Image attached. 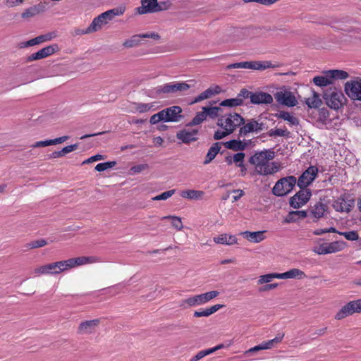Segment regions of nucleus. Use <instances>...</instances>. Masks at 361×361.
<instances>
[{
	"label": "nucleus",
	"instance_id": "obj_59",
	"mask_svg": "<svg viewBox=\"0 0 361 361\" xmlns=\"http://www.w3.org/2000/svg\"><path fill=\"white\" fill-rule=\"evenodd\" d=\"M287 130L280 128L272 129L270 131V135L273 136H285L287 135Z\"/></svg>",
	"mask_w": 361,
	"mask_h": 361
},
{
	"label": "nucleus",
	"instance_id": "obj_22",
	"mask_svg": "<svg viewBox=\"0 0 361 361\" xmlns=\"http://www.w3.org/2000/svg\"><path fill=\"white\" fill-rule=\"evenodd\" d=\"M280 279H303L307 277L305 273L297 268H293L288 271L279 273Z\"/></svg>",
	"mask_w": 361,
	"mask_h": 361
},
{
	"label": "nucleus",
	"instance_id": "obj_45",
	"mask_svg": "<svg viewBox=\"0 0 361 361\" xmlns=\"http://www.w3.org/2000/svg\"><path fill=\"white\" fill-rule=\"evenodd\" d=\"M219 295V292L217 290H212L204 293L200 294L201 299L203 305L207 303L210 300L216 298Z\"/></svg>",
	"mask_w": 361,
	"mask_h": 361
},
{
	"label": "nucleus",
	"instance_id": "obj_36",
	"mask_svg": "<svg viewBox=\"0 0 361 361\" xmlns=\"http://www.w3.org/2000/svg\"><path fill=\"white\" fill-rule=\"evenodd\" d=\"M202 110L204 111L207 117L212 119L217 118L222 113V109L220 106H204L202 108Z\"/></svg>",
	"mask_w": 361,
	"mask_h": 361
},
{
	"label": "nucleus",
	"instance_id": "obj_1",
	"mask_svg": "<svg viewBox=\"0 0 361 361\" xmlns=\"http://www.w3.org/2000/svg\"><path fill=\"white\" fill-rule=\"evenodd\" d=\"M274 158V152L271 150H263L256 152L250 158V163L255 166L256 173L261 176L272 175L281 169L278 162H271Z\"/></svg>",
	"mask_w": 361,
	"mask_h": 361
},
{
	"label": "nucleus",
	"instance_id": "obj_34",
	"mask_svg": "<svg viewBox=\"0 0 361 361\" xmlns=\"http://www.w3.org/2000/svg\"><path fill=\"white\" fill-rule=\"evenodd\" d=\"M312 95L306 99L305 103L310 108H317L322 104L319 94L315 91H312Z\"/></svg>",
	"mask_w": 361,
	"mask_h": 361
},
{
	"label": "nucleus",
	"instance_id": "obj_13",
	"mask_svg": "<svg viewBox=\"0 0 361 361\" xmlns=\"http://www.w3.org/2000/svg\"><path fill=\"white\" fill-rule=\"evenodd\" d=\"M164 122H178L183 118L182 109L179 106H172L161 110Z\"/></svg>",
	"mask_w": 361,
	"mask_h": 361
},
{
	"label": "nucleus",
	"instance_id": "obj_46",
	"mask_svg": "<svg viewBox=\"0 0 361 361\" xmlns=\"http://www.w3.org/2000/svg\"><path fill=\"white\" fill-rule=\"evenodd\" d=\"M219 295V292L217 290H212L204 293L200 294L201 299L203 305L207 303L210 300L216 298Z\"/></svg>",
	"mask_w": 361,
	"mask_h": 361
},
{
	"label": "nucleus",
	"instance_id": "obj_32",
	"mask_svg": "<svg viewBox=\"0 0 361 361\" xmlns=\"http://www.w3.org/2000/svg\"><path fill=\"white\" fill-rule=\"evenodd\" d=\"M326 210V206L322 202H318L312 207L310 213L314 218L319 219L324 216Z\"/></svg>",
	"mask_w": 361,
	"mask_h": 361
},
{
	"label": "nucleus",
	"instance_id": "obj_9",
	"mask_svg": "<svg viewBox=\"0 0 361 361\" xmlns=\"http://www.w3.org/2000/svg\"><path fill=\"white\" fill-rule=\"evenodd\" d=\"M356 313H361V299L351 300L343 305L335 314V319L341 320Z\"/></svg>",
	"mask_w": 361,
	"mask_h": 361
},
{
	"label": "nucleus",
	"instance_id": "obj_33",
	"mask_svg": "<svg viewBox=\"0 0 361 361\" xmlns=\"http://www.w3.org/2000/svg\"><path fill=\"white\" fill-rule=\"evenodd\" d=\"M246 143L237 140H232L224 143L226 148L233 149L234 151L244 150L246 147Z\"/></svg>",
	"mask_w": 361,
	"mask_h": 361
},
{
	"label": "nucleus",
	"instance_id": "obj_25",
	"mask_svg": "<svg viewBox=\"0 0 361 361\" xmlns=\"http://www.w3.org/2000/svg\"><path fill=\"white\" fill-rule=\"evenodd\" d=\"M200 294L190 296L180 302L179 306L185 309L191 307L202 305Z\"/></svg>",
	"mask_w": 361,
	"mask_h": 361
},
{
	"label": "nucleus",
	"instance_id": "obj_54",
	"mask_svg": "<svg viewBox=\"0 0 361 361\" xmlns=\"http://www.w3.org/2000/svg\"><path fill=\"white\" fill-rule=\"evenodd\" d=\"M160 121H164V116L161 111L152 115L150 118L149 122L151 124H157Z\"/></svg>",
	"mask_w": 361,
	"mask_h": 361
},
{
	"label": "nucleus",
	"instance_id": "obj_19",
	"mask_svg": "<svg viewBox=\"0 0 361 361\" xmlns=\"http://www.w3.org/2000/svg\"><path fill=\"white\" fill-rule=\"evenodd\" d=\"M250 98L251 102L255 104H269L273 102L272 96L269 93L263 92L252 93L250 94Z\"/></svg>",
	"mask_w": 361,
	"mask_h": 361
},
{
	"label": "nucleus",
	"instance_id": "obj_61",
	"mask_svg": "<svg viewBox=\"0 0 361 361\" xmlns=\"http://www.w3.org/2000/svg\"><path fill=\"white\" fill-rule=\"evenodd\" d=\"M78 148V144H74V145H68V146H66L64 147L61 150H62V154H63V156L68 153H70L73 151H75Z\"/></svg>",
	"mask_w": 361,
	"mask_h": 361
},
{
	"label": "nucleus",
	"instance_id": "obj_26",
	"mask_svg": "<svg viewBox=\"0 0 361 361\" xmlns=\"http://www.w3.org/2000/svg\"><path fill=\"white\" fill-rule=\"evenodd\" d=\"M142 6L137 8L140 14L156 12L157 0H141Z\"/></svg>",
	"mask_w": 361,
	"mask_h": 361
},
{
	"label": "nucleus",
	"instance_id": "obj_48",
	"mask_svg": "<svg viewBox=\"0 0 361 361\" xmlns=\"http://www.w3.org/2000/svg\"><path fill=\"white\" fill-rule=\"evenodd\" d=\"M116 164V161H107L99 163L95 166V170L97 171H104L114 167Z\"/></svg>",
	"mask_w": 361,
	"mask_h": 361
},
{
	"label": "nucleus",
	"instance_id": "obj_58",
	"mask_svg": "<svg viewBox=\"0 0 361 361\" xmlns=\"http://www.w3.org/2000/svg\"><path fill=\"white\" fill-rule=\"evenodd\" d=\"M104 159V157L101 154H96L94 156L90 157L87 159L85 160L82 162V164H90L94 161H100Z\"/></svg>",
	"mask_w": 361,
	"mask_h": 361
},
{
	"label": "nucleus",
	"instance_id": "obj_49",
	"mask_svg": "<svg viewBox=\"0 0 361 361\" xmlns=\"http://www.w3.org/2000/svg\"><path fill=\"white\" fill-rule=\"evenodd\" d=\"M154 105L151 104L138 103L136 104L135 110L139 113H145L149 111Z\"/></svg>",
	"mask_w": 361,
	"mask_h": 361
},
{
	"label": "nucleus",
	"instance_id": "obj_50",
	"mask_svg": "<svg viewBox=\"0 0 361 361\" xmlns=\"http://www.w3.org/2000/svg\"><path fill=\"white\" fill-rule=\"evenodd\" d=\"M328 250V243L319 244L313 248V252L317 255H326Z\"/></svg>",
	"mask_w": 361,
	"mask_h": 361
},
{
	"label": "nucleus",
	"instance_id": "obj_44",
	"mask_svg": "<svg viewBox=\"0 0 361 361\" xmlns=\"http://www.w3.org/2000/svg\"><path fill=\"white\" fill-rule=\"evenodd\" d=\"M140 36L139 35H135L125 40L123 43V46L126 48H132L140 45Z\"/></svg>",
	"mask_w": 361,
	"mask_h": 361
},
{
	"label": "nucleus",
	"instance_id": "obj_27",
	"mask_svg": "<svg viewBox=\"0 0 361 361\" xmlns=\"http://www.w3.org/2000/svg\"><path fill=\"white\" fill-rule=\"evenodd\" d=\"M262 123H258L256 121H250L240 128V132L243 135L251 132H258L262 130Z\"/></svg>",
	"mask_w": 361,
	"mask_h": 361
},
{
	"label": "nucleus",
	"instance_id": "obj_15",
	"mask_svg": "<svg viewBox=\"0 0 361 361\" xmlns=\"http://www.w3.org/2000/svg\"><path fill=\"white\" fill-rule=\"evenodd\" d=\"M59 50V47L56 44H53L49 46H47L41 49H39L38 51L33 53L31 54L29 58L28 61H36L42 59L44 58H47L53 54L57 52Z\"/></svg>",
	"mask_w": 361,
	"mask_h": 361
},
{
	"label": "nucleus",
	"instance_id": "obj_2",
	"mask_svg": "<svg viewBox=\"0 0 361 361\" xmlns=\"http://www.w3.org/2000/svg\"><path fill=\"white\" fill-rule=\"evenodd\" d=\"M244 123V118L237 113H231L218 118L217 126L221 128L214 135L215 140H221L231 133Z\"/></svg>",
	"mask_w": 361,
	"mask_h": 361
},
{
	"label": "nucleus",
	"instance_id": "obj_63",
	"mask_svg": "<svg viewBox=\"0 0 361 361\" xmlns=\"http://www.w3.org/2000/svg\"><path fill=\"white\" fill-rule=\"evenodd\" d=\"M50 145H51L50 140H47L36 142L31 145V147H32V148L44 147H47V146H50Z\"/></svg>",
	"mask_w": 361,
	"mask_h": 361
},
{
	"label": "nucleus",
	"instance_id": "obj_31",
	"mask_svg": "<svg viewBox=\"0 0 361 361\" xmlns=\"http://www.w3.org/2000/svg\"><path fill=\"white\" fill-rule=\"evenodd\" d=\"M284 337L283 333H280L276 336L269 341H264L260 343L262 350H269L275 347L277 344L280 343Z\"/></svg>",
	"mask_w": 361,
	"mask_h": 361
},
{
	"label": "nucleus",
	"instance_id": "obj_4",
	"mask_svg": "<svg viewBox=\"0 0 361 361\" xmlns=\"http://www.w3.org/2000/svg\"><path fill=\"white\" fill-rule=\"evenodd\" d=\"M68 271L66 260L58 261L36 267L33 273L36 276L41 275H56Z\"/></svg>",
	"mask_w": 361,
	"mask_h": 361
},
{
	"label": "nucleus",
	"instance_id": "obj_42",
	"mask_svg": "<svg viewBox=\"0 0 361 361\" xmlns=\"http://www.w3.org/2000/svg\"><path fill=\"white\" fill-rule=\"evenodd\" d=\"M350 207V204L343 198H338L333 203V207L337 212H348Z\"/></svg>",
	"mask_w": 361,
	"mask_h": 361
},
{
	"label": "nucleus",
	"instance_id": "obj_47",
	"mask_svg": "<svg viewBox=\"0 0 361 361\" xmlns=\"http://www.w3.org/2000/svg\"><path fill=\"white\" fill-rule=\"evenodd\" d=\"M207 116L203 110L202 111L198 112L195 116L193 118L192 121L188 124V126H197L201 124L204 120H206Z\"/></svg>",
	"mask_w": 361,
	"mask_h": 361
},
{
	"label": "nucleus",
	"instance_id": "obj_39",
	"mask_svg": "<svg viewBox=\"0 0 361 361\" xmlns=\"http://www.w3.org/2000/svg\"><path fill=\"white\" fill-rule=\"evenodd\" d=\"M219 150L220 147L219 146L218 143L213 145L208 150L205 160L204 161V164H208L210 163L216 157Z\"/></svg>",
	"mask_w": 361,
	"mask_h": 361
},
{
	"label": "nucleus",
	"instance_id": "obj_43",
	"mask_svg": "<svg viewBox=\"0 0 361 361\" xmlns=\"http://www.w3.org/2000/svg\"><path fill=\"white\" fill-rule=\"evenodd\" d=\"M329 74L331 75L332 82L336 80H345L349 77V74L343 70H329Z\"/></svg>",
	"mask_w": 361,
	"mask_h": 361
},
{
	"label": "nucleus",
	"instance_id": "obj_12",
	"mask_svg": "<svg viewBox=\"0 0 361 361\" xmlns=\"http://www.w3.org/2000/svg\"><path fill=\"white\" fill-rule=\"evenodd\" d=\"M312 195L309 189L301 188L293 197L290 198V204L292 207L297 209L305 204Z\"/></svg>",
	"mask_w": 361,
	"mask_h": 361
},
{
	"label": "nucleus",
	"instance_id": "obj_38",
	"mask_svg": "<svg viewBox=\"0 0 361 361\" xmlns=\"http://www.w3.org/2000/svg\"><path fill=\"white\" fill-rule=\"evenodd\" d=\"M346 247L344 241H334L328 243L327 254L334 253L343 250Z\"/></svg>",
	"mask_w": 361,
	"mask_h": 361
},
{
	"label": "nucleus",
	"instance_id": "obj_14",
	"mask_svg": "<svg viewBox=\"0 0 361 361\" xmlns=\"http://www.w3.org/2000/svg\"><path fill=\"white\" fill-rule=\"evenodd\" d=\"M102 260L99 257L97 256H89V257H78L75 258H71L66 259L68 270L75 267L87 264L101 262Z\"/></svg>",
	"mask_w": 361,
	"mask_h": 361
},
{
	"label": "nucleus",
	"instance_id": "obj_6",
	"mask_svg": "<svg viewBox=\"0 0 361 361\" xmlns=\"http://www.w3.org/2000/svg\"><path fill=\"white\" fill-rule=\"evenodd\" d=\"M296 182V178L293 176L281 178L276 183L272 189V192L276 196H284L293 189Z\"/></svg>",
	"mask_w": 361,
	"mask_h": 361
},
{
	"label": "nucleus",
	"instance_id": "obj_57",
	"mask_svg": "<svg viewBox=\"0 0 361 361\" xmlns=\"http://www.w3.org/2000/svg\"><path fill=\"white\" fill-rule=\"evenodd\" d=\"M47 244L44 239L33 241L29 244L30 248H38L45 246Z\"/></svg>",
	"mask_w": 361,
	"mask_h": 361
},
{
	"label": "nucleus",
	"instance_id": "obj_37",
	"mask_svg": "<svg viewBox=\"0 0 361 361\" xmlns=\"http://www.w3.org/2000/svg\"><path fill=\"white\" fill-rule=\"evenodd\" d=\"M346 247L344 241H334L328 243L327 254L334 253L343 250Z\"/></svg>",
	"mask_w": 361,
	"mask_h": 361
},
{
	"label": "nucleus",
	"instance_id": "obj_41",
	"mask_svg": "<svg viewBox=\"0 0 361 361\" xmlns=\"http://www.w3.org/2000/svg\"><path fill=\"white\" fill-rule=\"evenodd\" d=\"M243 104V101L240 97H235L231 99H226L223 100L220 103V106L233 108L241 106Z\"/></svg>",
	"mask_w": 361,
	"mask_h": 361
},
{
	"label": "nucleus",
	"instance_id": "obj_35",
	"mask_svg": "<svg viewBox=\"0 0 361 361\" xmlns=\"http://www.w3.org/2000/svg\"><path fill=\"white\" fill-rule=\"evenodd\" d=\"M170 220L171 226L176 231H181L183 228L181 218L177 216H165L161 218V220Z\"/></svg>",
	"mask_w": 361,
	"mask_h": 361
},
{
	"label": "nucleus",
	"instance_id": "obj_16",
	"mask_svg": "<svg viewBox=\"0 0 361 361\" xmlns=\"http://www.w3.org/2000/svg\"><path fill=\"white\" fill-rule=\"evenodd\" d=\"M243 68L256 71H264L268 68H274L277 66L271 63L269 61H243Z\"/></svg>",
	"mask_w": 361,
	"mask_h": 361
},
{
	"label": "nucleus",
	"instance_id": "obj_11",
	"mask_svg": "<svg viewBox=\"0 0 361 361\" xmlns=\"http://www.w3.org/2000/svg\"><path fill=\"white\" fill-rule=\"evenodd\" d=\"M318 173V169L316 166H311L308 167L299 177L297 182L300 188H307L316 178Z\"/></svg>",
	"mask_w": 361,
	"mask_h": 361
},
{
	"label": "nucleus",
	"instance_id": "obj_62",
	"mask_svg": "<svg viewBox=\"0 0 361 361\" xmlns=\"http://www.w3.org/2000/svg\"><path fill=\"white\" fill-rule=\"evenodd\" d=\"M41 35L42 37L44 42L51 41L57 37V34L56 32H48L45 35Z\"/></svg>",
	"mask_w": 361,
	"mask_h": 361
},
{
	"label": "nucleus",
	"instance_id": "obj_53",
	"mask_svg": "<svg viewBox=\"0 0 361 361\" xmlns=\"http://www.w3.org/2000/svg\"><path fill=\"white\" fill-rule=\"evenodd\" d=\"M339 235H343L348 240H356L358 239L359 236L357 232L355 231H348V232H339Z\"/></svg>",
	"mask_w": 361,
	"mask_h": 361
},
{
	"label": "nucleus",
	"instance_id": "obj_64",
	"mask_svg": "<svg viewBox=\"0 0 361 361\" xmlns=\"http://www.w3.org/2000/svg\"><path fill=\"white\" fill-rule=\"evenodd\" d=\"M69 138L68 136H62L60 137H57L55 139L49 140L51 145H55L57 144H61L66 141Z\"/></svg>",
	"mask_w": 361,
	"mask_h": 361
},
{
	"label": "nucleus",
	"instance_id": "obj_5",
	"mask_svg": "<svg viewBox=\"0 0 361 361\" xmlns=\"http://www.w3.org/2000/svg\"><path fill=\"white\" fill-rule=\"evenodd\" d=\"M324 99L331 109L337 110L343 105L345 97L341 90L331 87L324 92Z\"/></svg>",
	"mask_w": 361,
	"mask_h": 361
},
{
	"label": "nucleus",
	"instance_id": "obj_55",
	"mask_svg": "<svg viewBox=\"0 0 361 361\" xmlns=\"http://www.w3.org/2000/svg\"><path fill=\"white\" fill-rule=\"evenodd\" d=\"M38 13V11L35 7H32L28 9H27L24 13L22 14V17L23 18H30L33 17L36 14Z\"/></svg>",
	"mask_w": 361,
	"mask_h": 361
},
{
	"label": "nucleus",
	"instance_id": "obj_3",
	"mask_svg": "<svg viewBox=\"0 0 361 361\" xmlns=\"http://www.w3.org/2000/svg\"><path fill=\"white\" fill-rule=\"evenodd\" d=\"M126 10V6L123 5L107 10L95 17L90 26L82 33H92L102 30L103 27L113 20L115 17L123 16Z\"/></svg>",
	"mask_w": 361,
	"mask_h": 361
},
{
	"label": "nucleus",
	"instance_id": "obj_52",
	"mask_svg": "<svg viewBox=\"0 0 361 361\" xmlns=\"http://www.w3.org/2000/svg\"><path fill=\"white\" fill-rule=\"evenodd\" d=\"M171 2L169 0L164 1H157V6L156 7V12L166 11L171 8Z\"/></svg>",
	"mask_w": 361,
	"mask_h": 361
},
{
	"label": "nucleus",
	"instance_id": "obj_24",
	"mask_svg": "<svg viewBox=\"0 0 361 361\" xmlns=\"http://www.w3.org/2000/svg\"><path fill=\"white\" fill-rule=\"evenodd\" d=\"M213 240L217 244L232 245L238 243L235 235L229 233H222L214 237Z\"/></svg>",
	"mask_w": 361,
	"mask_h": 361
},
{
	"label": "nucleus",
	"instance_id": "obj_10",
	"mask_svg": "<svg viewBox=\"0 0 361 361\" xmlns=\"http://www.w3.org/2000/svg\"><path fill=\"white\" fill-rule=\"evenodd\" d=\"M344 91L350 99L361 102V78L357 77L347 81Z\"/></svg>",
	"mask_w": 361,
	"mask_h": 361
},
{
	"label": "nucleus",
	"instance_id": "obj_60",
	"mask_svg": "<svg viewBox=\"0 0 361 361\" xmlns=\"http://www.w3.org/2000/svg\"><path fill=\"white\" fill-rule=\"evenodd\" d=\"M224 307V305H221V304H216V305H214L213 306H211L209 308H207V312H208V317L213 314L214 313H215L216 312H217L219 310L223 308Z\"/></svg>",
	"mask_w": 361,
	"mask_h": 361
},
{
	"label": "nucleus",
	"instance_id": "obj_51",
	"mask_svg": "<svg viewBox=\"0 0 361 361\" xmlns=\"http://www.w3.org/2000/svg\"><path fill=\"white\" fill-rule=\"evenodd\" d=\"M175 190H170L166 192H162L161 194L157 195L152 198V200L154 201H158V200H166L168 198L171 197L174 193Z\"/></svg>",
	"mask_w": 361,
	"mask_h": 361
},
{
	"label": "nucleus",
	"instance_id": "obj_23",
	"mask_svg": "<svg viewBox=\"0 0 361 361\" xmlns=\"http://www.w3.org/2000/svg\"><path fill=\"white\" fill-rule=\"evenodd\" d=\"M245 157V153L238 152V153L234 154L233 157H226V161L229 165L234 163L236 166L240 168L241 171L243 173H245V171H246V167L244 164Z\"/></svg>",
	"mask_w": 361,
	"mask_h": 361
},
{
	"label": "nucleus",
	"instance_id": "obj_30",
	"mask_svg": "<svg viewBox=\"0 0 361 361\" xmlns=\"http://www.w3.org/2000/svg\"><path fill=\"white\" fill-rule=\"evenodd\" d=\"M275 117L287 121L291 126H298L299 120L293 114L285 111H280L275 114Z\"/></svg>",
	"mask_w": 361,
	"mask_h": 361
},
{
	"label": "nucleus",
	"instance_id": "obj_56",
	"mask_svg": "<svg viewBox=\"0 0 361 361\" xmlns=\"http://www.w3.org/2000/svg\"><path fill=\"white\" fill-rule=\"evenodd\" d=\"M147 168H148L147 164L136 165V166H134L131 167V169H130V173L131 174L139 173L141 171L147 169Z\"/></svg>",
	"mask_w": 361,
	"mask_h": 361
},
{
	"label": "nucleus",
	"instance_id": "obj_21",
	"mask_svg": "<svg viewBox=\"0 0 361 361\" xmlns=\"http://www.w3.org/2000/svg\"><path fill=\"white\" fill-rule=\"evenodd\" d=\"M197 133L198 130L196 129H183L177 133L176 137L183 142L189 143L197 140Z\"/></svg>",
	"mask_w": 361,
	"mask_h": 361
},
{
	"label": "nucleus",
	"instance_id": "obj_17",
	"mask_svg": "<svg viewBox=\"0 0 361 361\" xmlns=\"http://www.w3.org/2000/svg\"><path fill=\"white\" fill-rule=\"evenodd\" d=\"M99 324L100 319H99L82 322L78 326V332L80 334H92L95 331Z\"/></svg>",
	"mask_w": 361,
	"mask_h": 361
},
{
	"label": "nucleus",
	"instance_id": "obj_18",
	"mask_svg": "<svg viewBox=\"0 0 361 361\" xmlns=\"http://www.w3.org/2000/svg\"><path fill=\"white\" fill-rule=\"evenodd\" d=\"M265 231H245L240 233V235L247 240V241L252 243H259L266 238Z\"/></svg>",
	"mask_w": 361,
	"mask_h": 361
},
{
	"label": "nucleus",
	"instance_id": "obj_40",
	"mask_svg": "<svg viewBox=\"0 0 361 361\" xmlns=\"http://www.w3.org/2000/svg\"><path fill=\"white\" fill-rule=\"evenodd\" d=\"M274 279H280L279 273H269L267 274L261 275L258 277L257 284L262 285L269 283L271 282Z\"/></svg>",
	"mask_w": 361,
	"mask_h": 361
},
{
	"label": "nucleus",
	"instance_id": "obj_28",
	"mask_svg": "<svg viewBox=\"0 0 361 361\" xmlns=\"http://www.w3.org/2000/svg\"><path fill=\"white\" fill-rule=\"evenodd\" d=\"M313 82L319 87H326L333 83L329 71L324 72L322 75L315 76Z\"/></svg>",
	"mask_w": 361,
	"mask_h": 361
},
{
	"label": "nucleus",
	"instance_id": "obj_29",
	"mask_svg": "<svg viewBox=\"0 0 361 361\" xmlns=\"http://www.w3.org/2000/svg\"><path fill=\"white\" fill-rule=\"evenodd\" d=\"M204 195V192L203 191L196 190H185L180 192V196L183 198L194 200H202Z\"/></svg>",
	"mask_w": 361,
	"mask_h": 361
},
{
	"label": "nucleus",
	"instance_id": "obj_7",
	"mask_svg": "<svg viewBox=\"0 0 361 361\" xmlns=\"http://www.w3.org/2000/svg\"><path fill=\"white\" fill-rule=\"evenodd\" d=\"M274 97L279 104L288 107H293L298 104V101L294 93L284 86L280 87L274 93Z\"/></svg>",
	"mask_w": 361,
	"mask_h": 361
},
{
	"label": "nucleus",
	"instance_id": "obj_20",
	"mask_svg": "<svg viewBox=\"0 0 361 361\" xmlns=\"http://www.w3.org/2000/svg\"><path fill=\"white\" fill-rule=\"evenodd\" d=\"M221 92V88L219 85H212L208 89L202 92L197 97H196L193 101V103H197L202 100L211 98Z\"/></svg>",
	"mask_w": 361,
	"mask_h": 361
},
{
	"label": "nucleus",
	"instance_id": "obj_8",
	"mask_svg": "<svg viewBox=\"0 0 361 361\" xmlns=\"http://www.w3.org/2000/svg\"><path fill=\"white\" fill-rule=\"evenodd\" d=\"M190 87V86L185 82H174L159 85L154 90L157 95L161 94H173L178 92H185Z\"/></svg>",
	"mask_w": 361,
	"mask_h": 361
}]
</instances>
